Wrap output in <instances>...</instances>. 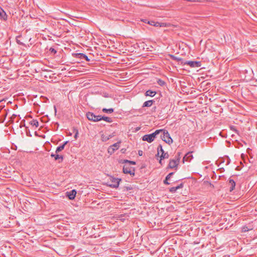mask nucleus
Returning <instances> with one entry per match:
<instances>
[{"instance_id":"nucleus-1","label":"nucleus","mask_w":257,"mask_h":257,"mask_svg":"<svg viewBox=\"0 0 257 257\" xmlns=\"http://www.w3.org/2000/svg\"><path fill=\"white\" fill-rule=\"evenodd\" d=\"M162 131L163 130H157L152 134L146 135L143 136V140L144 141H147L149 143H151L154 140L156 136Z\"/></svg>"},{"instance_id":"nucleus-2","label":"nucleus","mask_w":257,"mask_h":257,"mask_svg":"<svg viewBox=\"0 0 257 257\" xmlns=\"http://www.w3.org/2000/svg\"><path fill=\"white\" fill-rule=\"evenodd\" d=\"M184 65H187L192 68H198L201 66V62L197 61H185L182 62Z\"/></svg>"},{"instance_id":"nucleus-3","label":"nucleus","mask_w":257,"mask_h":257,"mask_svg":"<svg viewBox=\"0 0 257 257\" xmlns=\"http://www.w3.org/2000/svg\"><path fill=\"white\" fill-rule=\"evenodd\" d=\"M161 133H163V136H161V138L164 141L169 144H171L173 143V140L171 138L168 132H165L163 130Z\"/></svg>"},{"instance_id":"nucleus-4","label":"nucleus","mask_w":257,"mask_h":257,"mask_svg":"<svg viewBox=\"0 0 257 257\" xmlns=\"http://www.w3.org/2000/svg\"><path fill=\"white\" fill-rule=\"evenodd\" d=\"M121 143V141H119L116 143L109 146L107 149V152L110 155H112L114 152L118 150L120 147L119 145Z\"/></svg>"},{"instance_id":"nucleus-5","label":"nucleus","mask_w":257,"mask_h":257,"mask_svg":"<svg viewBox=\"0 0 257 257\" xmlns=\"http://www.w3.org/2000/svg\"><path fill=\"white\" fill-rule=\"evenodd\" d=\"M87 118L89 120L93 121H98L101 120L100 115H95L92 112H88L86 114Z\"/></svg>"},{"instance_id":"nucleus-6","label":"nucleus","mask_w":257,"mask_h":257,"mask_svg":"<svg viewBox=\"0 0 257 257\" xmlns=\"http://www.w3.org/2000/svg\"><path fill=\"white\" fill-rule=\"evenodd\" d=\"M123 172L124 174H129L131 175L134 176L135 170L134 169L130 167L128 164H125L124 165L123 168Z\"/></svg>"},{"instance_id":"nucleus-7","label":"nucleus","mask_w":257,"mask_h":257,"mask_svg":"<svg viewBox=\"0 0 257 257\" xmlns=\"http://www.w3.org/2000/svg\"><path fill=\"white\" fill-rule=\"evenodd\" d=\"M158 155H159L160 153H161V155L160 156V158H161V159H167L169 158V154L168 153H164L161 146H160L158 147Z\"/></svg>"},{"instance_id":"nucleus-8","label":"nucleus","mask_w":257,"mask_h":257,"mask_svg":"<svg viewBox=\"0 0 257 257\" xmlns=\"http://www.w3.org/2000/svg\"><path fill=\"white\" fill-rule=\"evenodd\" d=\"M120 180H121V179H118V178H112L110 179L111 184H110L109 185L110 186L114 187V188L118 187Z\"/></svg>"},{"instance_id":"nucleus-9","label":"nucleus","mask_w":257,"mask_h":257,"mask_svg":"<svg viewBox=\"0 0 257 257\" xmlns=\"http://www.w3.org/2000/svg\"><path fill=\"white\" fill-rule=\"evenodd\" d=\"M147 24L151 25L154 26L155 27H163L166 26V24L165 23H160L158 22H155L154 21H148Z\"/></svg>"},{"instance_id":"nucleus-10","label":"nucleus","mask_w":257,"mask_h":257,"mask_svg":"<svg viewBox=\"0 0 257 257\" xmlns=\"http://www.w3.org/2000/svg\"><path fill=\"white\" fill-rule=\"evenodd\" d=\"M179 160H171L170 161L169 166L170 168H174L176 167L179 163Z\"/></svg>"},{"instance_id":"nucleus-11","label":"nucleus","mask_w":257,"mask_h":257,"mask_svg":"<svg viewBox=\"0 0 257 257\" xmlns=\"http://www.w3.org/2000/svg\"><path fill=\"white\" fill-rule=\"evenodd\" d=\"M76 194V191L75 190H72L70 192H67V196L71 199H74Z\"/></svg>"},{"instance_id":"nucleus-12","label":"nucleus","mask_w":257,"mask_h":257,"mask_svg":"<svg viewBox=\"0 0 257 257\" xmlns=\"http://www.w3.org/2000/svg\"><path fill=\"white\" fill-rule=\"evenodd\" d=\"M192 158V152H189L184 157L183 162H184L185 161H190Z\"/></svg>"},{"instance_id":"nucleus-13","label":"nucleus","mask_w":257,"mask_h":257,"mask_svg":"<svg viewBox=\"0 0 257 257\" xmlns=\"http://www.w3.org/2000/svg\"><path fill=\"white\" fill-rule=\"evenodd\" d=\"M7 18V16L6 13L2 9L0 8V18L2 20H6Z\"/></svg>"},{"instance_id":"nucleus-14","label":"nucleus","mask_w":257,"mask_h":257,"mask_svg":"<svg viewBox=\"0 0 257 257\" xmlns=\"http://www.w3.org/2000/svg\"><path fill=\"white\" fill-rule=\"evenodd\" d=\"M112 137V135H108V136H105V135L103 134L101 135V140L103 142H106V141L108 140L110 138Z\"/></svg>"},{"instance_id":"nucleus-15","label":"nucleus","mask_w":257,"mask_h":257,"mask_svg":"<svg viewBox=\"0 0 257 257\" xmlns=\"http://www.w3.org/2000/svg\"><path fill=\"white\" fill-rule=\"evenodd\" d=\"M30 123L33 126L35 127L36 128H37L39 126V122L36 120L33 119L32 121L30 122Z\"/></svg>"},{"instance_id":"nucleus-16","label":"nucleus","mask_w":257,"mask_h":257,"mask_svg":"<svg viewBox=\"0 0 257 257\" xmlns=\"http://www.w3.org/2000/svg\"><path fill=\"white\" fill-rule=\"evenodd\" d=\"M156 92L155 91H152L151 90H149L146 91V95L149 96H154L156 94Z\"/></svg>"},{"instance_id":"nucleus-17","label":"nucleus","mask_w":257,"mask_h":257,"mask_svg":"<svg viewBox=\"0 0 257 257\" xmlns=\"http://www.w3.org/2000/svg\"><path fill=\"white\" fill-rule=\"evenodd\" d=\"M171 57L173 60H175L177 61L178 62H180L181 64H183L182 62H184L185 61L183 60V59L181 58L177 57L176 56H174L173 55H171Z\"/></svg>"},{"instance_id":"nucleus-18","label":"nucleus","mask_w":257,"mask_h":257,"mask_svg":"<svg viewBox=\"0 0 257 257\" xmlns=\"http://www.w3.org/2000/svg\"><path fill=\"white\" fill-rule=\"evenodd\" d=\"M67 143V142H65V143L64 144H63L62 146H60L59 147H58L56 150V153H58L61 151H62L64 148V147L66 145V144Z\"/></svg>"},{"instance_id":"nucleus-19","label":"nucleus","mask_w":257,"mask_h":257,"mask_svg":"<svg viewBox=\"0 0 257 257\" xmlns=\"http://www.w3.org/2000/svg\"><path fill=\"white\" fill-rule=\"evenodd\" d=\"M229 183L230 185H231V187L230 188V191H231L234 189V188L235 187V183L232 180H230Z\"/></svg>"},{"instance_id":"nucleus-20","label":"nucleus","mask_w":257,"mask_h":257,"mask_svg":"<svg viewBox=\"0 0 257 257\" xmlns=\"http://www.w3.org/2000/svg\"><path fill=\"white\" fill-rule=\"evenodd\" d=\"M102 111L105 113H111L113 112V108H103Z\"/></svg>"},{"instance_id":"nucleus-21","label":"nucleus","mask_w":257,"mask_h":257,"mask_svg":"<svg viewBox=\"0 0 257 257\" xmlns=\"http://www.w3.org/2000/svg\"><path fill=\"white\" fill-rule=\"evenodd\" d=\"M152 104H153V101L152 100L147 101L144 102V103L143 104V106L149 107V106H151L152 105Z\"/></svg>"},{"instance_id":"nucleus-22","label":"nucleus","mask_w":257,"mask_h":257,"mask_svg":"<svg viewBox=\"0 0 257 257\" xmlns=\"http://www.w3.org/2000/svg\"><path fill=\"white\" fill-rule=\"evenodd\" d=\"M75 55V57L76 58L80 59V60L84 59V58L82 57V56H81V55H84V54H83V53H76Z\"/></svg>"},{"instance_id":"nucleus-23","label":"nucleus","mask_w":257,"mask_h":257,"mask_svg":"<svg viewBox=\"0 0 257 257\" xmlns=\"http://www.w3.org/2000/svg\"><path fill=\"white\" fill-rule=\"evenodd\" d=\"M181 187V185L178 186L176 187H172L170 189V191L171 192H175L177 189L180 188Z\"/></svg>"},{"instance_id":"nucleus-24","label":"nucleus","mask_w":257,"mask_h":257,"mask_svg":"<svg viewBox=\"0 0 257 257\" xmlns=\"http://www.w3.org/2000/svg\"><path fill=\"white\" fill-rule=\"evenodd\" d=\"M101 119H103V120H104L107 122H112V119L110 117H107V116L101 117Z\"/></svg>"},{"instance_id":"nucleus-25","label":"nucleus","mask_w":257,"mask_h":257,"mask_svg":"<svg viewBox=\"0 0 257 257\" xmlns=\"http://www.w3.org/2000/svg\"><path fill=\"white\" fill-rule=\"evenodd\" d=\"M51 157H54L55 158V159L56 160H58V159L59 158H61L62 159V156H60L59 155H54V154H52L51 155Z\"/></svg>"},{"instance_id":"nucleus-26","label":"nucleus","mask_w":257,"mask_h":257,"mask_svg":"<svg viewBox=\"0 0 257 257\" xmlns=\"http://www.w3.org/2000/svg\"><path fill=\"white\" fill-rule=\"evenodd\" d=\"M73 131L75 133V134L74 136V138L76 140L78 138V134H79L78 131V130H77L76 128H74Z\"/></svg>"},{"instance_id":"nucleus-27","label":"nucleus","mask_w":257,"mask_h":257,"mask_svg":"<svg viewBox=\"0 0 257 257\" xmlns=\"http://www.w3.org/2000/svg\"><path fill=\"white\" fill-rule=\"evenodd\" d=\"M124 162L127 163H129V164H133V165H135L136 164V162H135L128 161V160H124Z\"/></svg>"},{"instance_id":"nucleus-28","label":"nucleus","mask_w":257,"mask_h":257,"mask_svg":"<svg viewBox=\"0 0 257 257\" xmlns=\"http://www.w3.org/2000/svg\"><path fill=\"white\" fill-rule=\"evenodd\" d=\"M49 50L51 52L53 53L54 54H56L57 53V51L54 48H50Z\"/></svg>"},{"instance_id":"nucleus-29","label":"nucleus","mask_w":257,"mask_h":257,"mask_svg":"<svg viewBox=\"0 0 257 257\" xmlns=\"http://www.w3.org/2000/svg\"><path fill=\"white\" fill-rule=\"evenodd\" d=\"M82 56L84 58V59L86 60L87 61H90V59H89L88 58V57L85 54H84V55H82Z\"/></svg>"},{"instance_id":"nucleus-30","label":"nucleus","mask_w":257,"mask_h":257,"mask_svg":"<svg viewBox=\"0 0 257 257\" xmlns=\"http://www.w3.org/2000/svg\"><path fill=\"white\" fill-rule=\"evenodd\" d=\"M173 174V173H169L167 176V177H166V180H168L170 178L171 176Z\"/></svg>"},{"instance_id":"nucleus-31","label":"nucleus","mask_w":257,"mask_h":257,"mask_svg":"<svg viewBox=\"0 0 257 257\" xmlns=\"http://www.w3.org/2000/svg\"><path fill=\"white\" fill-rule=\"evenodd\" d=\"M159 84L161 86H163L165 85V81H159Z\"/></svg>"},{"instance_id":"nucleus-32","label":"nucleus","mask_w":257,"mask_h":257,"mask_svg":"<svg viewBox=\"0 0 257 257\" xmlns=\"http://www.w3.org/2000/svg\"><path fill=\"white\" fill-rule=\"evenodd\" d=\"M247 230H248V229H247V228L246 227H243L242 228V231L245 232V231H246Z\"/></svg>"},{"instance_id":"nucleus-33","label":"nucleus","mask_w":257,"mask_h":257,"mask_svg":"<svg viewBox=\"0 0 257 257\" xmlns=\"http://www.w3.org/2000/svg\"><path fill=\"white\" fill-rule=\"evenodd\" d=\"M143 22H144V23H147L148 21H149L147 19H144L142 20Z\"/></svg>"},{"instance_id":"nucleus-34","label":"nucleus","mask_w":257,"mask_h":257,"mask_svg":"<svg viewBox=\"0 0 257 257\" xmlns=\"http://www.w3.org/2000/svg\"><path fill=\"white\" fill-rule=\"evenodd\" d=\"M167 180H166V179L164 181L165 184H169V183L168 182Z\"/></svg>"},{"instance_id":"nucleus-35","label":"nucleus","mask_w":257,"mask_h":257,"mask_svg":"<svg viewBox=\"0 0 257 257\" xmlns=\"http://www.w3.org/2000/svg\"><path fill=\"white\" fill-rule=\"evenodd\" d=\"M204 86V84H203V82L201 83V88Z\"/></svg>"},{"instance_id":"nucleus-36","label":"nucleus","mask_w":257,"mask_h":257,"mask_svg":"<svg viewBox=\"0 0 257 257\" xmlns=\"http://www.w3.org/2000/svg\"><path fill=\"white\" fill-rule=\"evenodd\" d=\"M162 159H161V158H160V161H159V163H160V164H162Z\"/></svg>"},{"instance_id":"nucleus-37","label":"nucleus","mask_w":257,"mask_h":257,"mask_svg":"<svg viewBox=\"0 0 257 257\" xmlns=\"http://www.w3.org/2000/svg\"><path fill=\"white\" fill-rule=\"evenodd\" d=\"M139 154L140 155H142V152H141V153L140 152H139Z\"/></svg>"},{"instance_id":"nucleus-38","label":"nucleus","mask_w":257,"mask_h":257,"mask_svg":"<svg viewBox=\"0 0 257 257\" xmlns=\"http://www.w3.org/2000/svg\"><path fill=\"white\" fill-rule=\"evenodd\" d=\"M140 129V127H138V128L136 129V130H137V131H138V130H139Z\"/></svg>"}]
</instances>
